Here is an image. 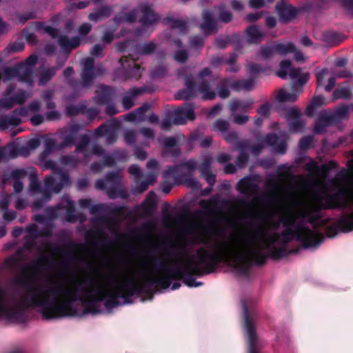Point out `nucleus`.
I'll return each instance as SVG.
<instances>
[{
    "label": "nucleus",
    "mask_w": 353,
    "mask_h": 353,
    "mask_svg": "<svg viewBox=\"0 0 353 353\" xmlns=\"http://www.w3.org/2000/svg\"><path fill=\"white\" fill-rule=\"evenodd\" d=\"M334 184L339 191L330 195L324 176H317L316 191L309 192L301 202H297L292 194L283 195V187L278 185L274 191L276 202L263 223L230 232H212V265L223 262L238 268L250 260H263V251H270L279 239V234L269 230H277L281 223L288 227L297 219L319 209L353 205V179L345 185H341L336 180ZM339 224L345 231L353 230V212L341 218Z\"/></svg>",
    "instance_id": "obj_1"
},
{
    "label": "nucleus",
    "mask_w": 353,
    "mask_h": 353,
    "mask_svg": "<svg viewBox=\"0 0 353 353\" xmlns=\"http://www.w3.org/2000/svg\"><path fill=\"white\" fill-rule=\"evenodd\" d=\"M141 281L132 270L122 273L114 269L94 270L89 274L50 278L33 285L23 302L41 307L46 319L62 318L74 314L72 303L77 299L99 301L106 297H125Z\"/></svg>",
    "instance_id": "obj_2"
},
{
    "label": "nucleus",
    "mask_w": 353,
    "mask_h": 353,
    "mask_svg": "<svg viewBox=\"0 0 353 353\" xmlns=\"http://www.w3.org/2000/svg\"><path fill=\"white\" fill-rule=\"evenodd\" d=\"M37 58L34 55L30 56L18 69L15 68H6L4 70V75L7 79L16 74L18 72L19 73H25V77H21V80L24 81H29L31 76L32 68L37 63Z\"/></svg>",
    "instance_id": "obj_3"
},
{
    "label": "nucleus",
    "mask_w": 353,
    "mask_h": 353,
    "mask_svg": "<svg viewBox=\"0 0 353 353\" xmlns=\"http://www.w3.org/2000/svg\"><path fill=\"white\" fill-rule=\"evenodd\" d=\"M28 176L30 181V189L34 190L36 182V173L33 169H29L28 171L23 170H17L12 172V178L14 180L13 187L16 192H19L23 189V185L20 180Z\"/></svg>",
    "instance_id": "obj_4"
},
{
    "label": "nucleus",
    "mask_w": 353,
    "mask_h": 353,
    "mask_svg": "<svg viewBox=\"0 0 353 353\" xmlns=\"http://www.w3.org/2000/svg\"><path fill=\"white\" fill-rule=\"evenodd\" d=\"M276 74L281 78H285L288 74L292 79L299 78V81L301 84L305 83L309 79L308 73L301 74L299 70L293 69L291 67V63L288 61L281 62L280 70Z\"/></svg>",
    "instance_id": "obj_5"
},
{
    "label": "nucleus",
    "mask_w": 353,
    "mask_h": 353,
    "mask_svg": "<svg viewBox=\"0 0 353 353\" xmlns=\"http://www.w3.org/2000/svg\"><path fill=\"white\" fill-rule=\"evenodd\" d=\"M294 51V46L291 43H281L275 46L273 49L270 48H263L261 50V54L263 57L266 58L270 57L273 52L278 53L281 55H285L288 53L293 52Z\"/></svg>",
    "instance_id": "obj_6"
},
{
    "label": "nucleus",
    "mask_w": 353,
    "mask_h": 353,
    "mask_svg": "<svg viewBox=\"0 0 353 353\" xmlns=\"http://www.w3.org/2000/svg\"><path fill=\"white\" fill-rule=\"evenodd\" d=\"M316 80L319 85H325L326 91H330L335 84V79L327 70L323 69L316 73Z\"/></svg>",
    "instance_id": "obj_7"
},
{
    "label": "nucleus",
    "mask_w": 353,
    "mask_h": 353,
    "mask_svg": "<svg viewBox=\"0 0 353 353\" xmlns=\"http://www.w3.org/2000/svg\"><path fill=\"white\" fill-rule=\"evenodd\" d=\"M296 237L307 246L312 245L317 241L318 236L306 228H299L295 233Z\"/></svg>",
    "instance_id": "obj_8"
},
{
    "label": "nucleus",
    "mask_w": 353,
    "mask_h": 353,
    "mask_svg": "<svg viewBox=\"0 0 353 353\" xmlns=\"http://www.w3.org/2000/svg\"><path fill=\"white\" fill-rule=\"evenodd\" d=\"M174 123L183 124L187 119L193 120L194 111L191 106H185L177 109L175 112Z\"/></svg>",
    "instance_id": "obj_9"
},
{
    "label": "nucleus",
    "mask_w": 353,
    "mask_h": 353,
    "mask_svg": "<svg viewBox=\"0 0 353 353\" xmlns=\"http://www.w3.org/2000/svg\"><path fill=\"white\" fill-rule=\"evenodd\" d=\"M276 9L279 12V14L282 20L288 21L291 20L296 14V10L290 5L287 4H278Z\"/></svg>",
    "instance_id": "obj_10"
},
{
    "label": "nucleus",
    "mask_w": 353,
    "mask_h": 353,
    "mask_svg": "<svg viewBox=\"0 0 353 353\" xmlns=\"http://www.w3.org/2000/svg\"><path fill=\"white\" fill-rule=\"evenodd\" d=\"M225 85L230 86L233 90H250L254 86V82L252 80L249 79L246 81H230L227 80L225 82Z\"/></svg>",
    "instance_id": "obj_11"
},
{
    "label": "nucleus",
    "mask_w": 353,
    "mask_h": 353,
    "mask_svg": "<svg viewBox=\"0 0 353 353\" xmlns=\"http://www.w3.org/2000/svg\"><path fill=\"white\" fill-rule=\"evenodd\" d=\"M263 33L255 26H251L247 29V39L250 43H256L261 41Z\"/></svg>",
    "instance_id": "obj_12"
},
{
    "label": "nucleus",
    "mask_w": 353,
    "mask_h": 353,
    "mask_svg": "<svg viewBox=\"0 0 353 353\" xmlns=\"http://www.w3.org/2000/svg\"><path fill=\"white\" fill-rule=\"evenodd\" d=\"M27 97L24 93H21L15 99H4L0 101V108H10L16 104L23 103Z\"/></svg>",
    "instance_id": "obj_13"
},
{
    "label": "nucleus",
    "mask_w": 353,
    "mask_h": 353,
    "mask_svg": "<svg viewBox=\"0 0 353 353\" xmlns=\"http://www.w3.org/2000/svg\"><path fill=\"white\" fill-rule=\"evenodd\" d=\"M59 43L64 49H72L79 46L80 39L77 37H74L69 40L67 37H60Z\"/></svg>",
    "instance_id": "obj_14"
},
{
    "label": "nucleus",
    "mask_w": 353,
    "mask_h": 353,
    "mask_svg": "<svg viewBox=\"0 0 353 353\" xmlns=\"http://www.w3.org/2000/svg\"><path fill=\"white\" fill-rule=\"evenodd\" d=\"M149 109V105H144L134 112L130 113L125 116V119L129 121H139L143 119L144 113Z\"/></svg>",
    "instance_id": "obj_15"
},
{
    "label": "nucleus",
    "mask_w": 353,
    "mask_h": 353,
    "mask_svg": "<svg viewBox=\"0 0 353 353\" xmlns=\"http://www.w3.org/2000/svg\"><path fill=\"white\" fill-rule=\"evenodd\" d=\"M296 97V93L288 92L285 89L279 90L276 95V98L279 102L294 101Z\"/></svg>",
    "instance_id": "obj_16"
},
{
    "label": "nucleus",
    "mask_w": 353,
    "mask_h": 353,
    "mask_svg": "<svg viewBox=\"0 0 353 353\" xmlns=\"http://www.w3.org/2000/svg\"><path fill=\"white\" fill-rule=\"evenodd\" d=\"M203 23L201 24V28L205 32L209 34L212 32L214 28L211 14L208 12H205L203 14Z\"/></svg>",
    "instance_id": "obj_17"
},
{
    "label": "nucleus",
    "mask_w": 353,
    "mask_h": 353,
    "mask_svg": "<svg viewBox=\"0 0 353 353\" xmlns=\"http://www.w3.org/2000/svg\"><path fill=\"white\" fill-rule=\"evenodd\" d=\"M82 63L83 67V79L87 81V79L92 78L90 73L93 68L94 61L92 58H87L83 61Z\"/></svg>",
    "instance_id": "obj_18"
},
{
    "label": "nucleus",
    "mask_w": 353,
    "mask_h": 353,
    "mask_svg": "<svg viewBox=\"0 0 353 353\" xmlns=\"http://www.w3.org/2000/svg\"><path fill=\"white\" fill-rule=\"evenodd\" d=\"M55 179L53 177L48 176L46 178L45 180V188L46 190L48 192H52L54 193H57L62 188L63 185H54Z\"/></svg>",
    "instance_id": "obj_19"
},
{
    "label": "nucleus",
    "mask_w": 353,
    "mask_h": 353,
    "mask_svg": "<svg viewBox=\"0 0 353 353\" xmlns=\"http://www.w3.org/2000/svg\"><path fill=\"white\" fill-rule=\"evenodd\" d=\"M141 90L139 89L132 90L128 95L124 97L123 99V104L125 109H129L133 105V99L136 96L139 94Z\"/></svg>",
    "instance_id": "obj_20"
},
{
    "label": "nucleus",
    "mask_w": 353,
    "mask_h": 353,
    "mask_svg": "<svg viewBox=\"0 0 353 353\" xmlns=\"http://www.w3.org/2000/svg\"><path fill=\"white\" fill-rule=\"evenodd\" d=\"M252 104V101H249L248 102L234 101L231 103L230 108L232 111H236L239 110H243L250 108Z\"/></svg>",
    "instance_id": "obj_21"
},
{
    "label": "nucleus",
    "mask_w": 353,
    "mask_h": 353,
    "mask_svg": "<svg viewBox=\"0 0 353 353\" xmlns=\"http://www.w3.org/2000/svg\"><path fill=\"white\" fill-rule=\"evenodd\" d=\"M15 157L13 147L7 146L0 149V161Z\"/></svg>",
    "instance_id": "obj_22"
},
{
    "label": "nucleus",
    "mask_w": 353,
    "mask_h": 353,
    "mask_svg": "<svg viewBox=\"0 0 353 353\" xmlns=\"http://www.w3.org/2000/svg\"><path fill=\"white\" fill-rule=\"evenodd\" d=\"M157 20V16L154 14V12L149 9L146 8L143 11V18L142 21L143 23H152V22Z\"/></svg>",
    "instance_id": "obj_23"
},
{
    "label": "nucleus",
    "mask_w": 353,
    "mask_h": 353,
    "mask_svg": "<svg viewBox=\"0 0 353 353\" xmlns=\"http://www.w3.org/2000/svg\"><path fill=\"white\" fill-rule=\"evenodd\" d=\"M199 90L201 93L202 97L204 99H212L215 97V93L212 91L208 90V86L205 83L201 85Z\"/></svg>",
    "instance_id": "obj_24"
},
{
    "label": "nucleus",
    "mask_w": 353,
    "mask_h": 353,
    "mask_svg": "<svg viewBox=\"0 0 353 353\" xmlns=\"http://www.w3.org/2000/svg\"><path fill=\"white\" fill-rule=\"evenodd\" d=\"M110 9L109 8H103L99 13H91L89 15V19L92 21H98L102 17L109 16Z\"/></svg>",
    "instance_id": "obj_25"
},
{
    "label": "nucleus",
    "mask_w": 353,
    "mask_h": 353,
    "mask_svg": "<svg viewBox=\"0 0 353 353\" xmlns=\"http://www.w3.org/2000/svg\"><path fill=\"white\" fill-rule=\"evenodd\" d=\"M238 189L243 193L250 192V181L248 179H243L238 183Z\"/></svg>",
    "instance_id": "obj_26"
},
{
    "label": "nucleus",
    "mask_w": 353,
    "mask_h": 353,
    "mask_svg": "<svg viewBox=\"0 0 353 353\" xmlns=\"http://www.w3.org/2000/svg\"><path fill=\"white\" fill-rule=\"evenodd\" d=\"M20 258V253L17 252L14 256L8 258L6 261V264L8 267L18 266V261Z\"/></svg>",
    "instance_id": "obj_27"
},
{
    "label": "nucleus",
    "mask_w": 353,
    "mask_h": 353,
    "mask_svg": "<svg viewBox=\"0 0 353 353\" xmlns=\"http://www.w3.org/2000/svg\"><path fill=\"white\" fill-rule=\"evenodd\" d=\"M39 103H32L28 109H21L19 110V114L20 116H26L29 112L37 111L39 108Z\"/></svg>",
    "instance_id": "obj_28"
},
{
    "label": "nucleus",
    "mask_w": 353,
    "mask_h": 353,
    "mask_svg": "<svg viewBox=\"0 0 353 353\" xmlns=\"http://www.w3.org/2000/svg\"><path fill=\"white\" fill-rule=\"evenodd\" d=\"M274 0H250L249 4L253 8H259L264 6L266 3L272 2Z\"/></svg>",
    "instance_id": "obj_29"
},
{
    "label": "nucleus",
    "mask_w": 353,
    "mask_h": 353,
    "mask_svg": "<svg viewBox=\"0 0 353 353\" xmlns=\"http://www.w3.org/2000/svg\"><path fill=\"white\" fill-rule=\"evenodd\" d=\"M54 74V70L51 69L48 71L44 72L42 73L40 79H39V84H43L45 83L48 80H49L51 77H52Z\"/></svg>",
    "instance_id": "obj_30"
},
{
    "label": "nucleus",
    "mask_w": 353,
    "mask_h": 353,
    "mask_svg": "<svg viewBox=\"0 0 353 353\" xmlns=\"http://www.w3.org/2000/svg\"><path fill=\"white\" fill-rule=\"evenodd\" d=\"M229 124L226 121L223 120H219L217 121L214 125V127L216 130L221 131V132H225L228 129Z\"/></svg>",
    "instance_id": "obj_31"
},
{
    "label": "nucleus",
    "mask_w": 353,
    "mask_h": 353,
    "mask_svg": "<svg viewBox=\"0 0 353 353\" xmlns=\"http://www.w3.org/2000/svg\"><path fill=\"white\" fill-rule=\"evenodd\" d=\"M325 99L322 97H315L311 101L309 108H314L317 106L325 104Z\"/></svg>",
    "instance_id": "obj_32"
},
{
    "label": "nucleus",
    "mask_w": 353,
    "mask_h": 353,
    "mask_svg": "<svg viewBox=\"0 0 353 353\" xmlns=\"http://www.w3.org/2000/svg\"><path fill=\"white\" fill-rule=\"evenodd\" d=\"M350 95V92L347 89L337 90L334 92V97L338 98H346Z\"/></svg>",
    "instance_id": "obj_33"
},
{
    "label": "nucleus",
    "mask_w": 353,
    "mask_h": 353,
    "mask_svg": "<svg viewBox=\"0 0 353 353\" xmlns=\"http://www.w3.org/2000/svg\"><path fill=\"white\" fill-rule=\"evenodd\" d=\"M172 27L174 29H179L180 31H183L185 29V23L182 21L176 20L174 21Z\"/></svg>",
    "instance_id": "obj_34"
},
{
    "label": "nucleus",
    "mask_w": 353,
    "mask_h": 353,
    "mask_svg": "<svg viewBox=\"0 0 353 353\" xmlns=\"http://www.w3.org/2000/svg\"><path fill=\"white\" fill-rule=\"evenodd\" d=\"M326 123H327V121H325L323 119H319V121L316 124V126L314 128L315 132L317 133H321L323 130V128L327 125Z\"/></svg>",
    "instance_id": "obj_35"
},
{
    "label": "nucleus",
    "mask_w": 353,
    "mask_h": 353,
    "mask_svg": "<svg viewBox=\"0 0 353 353\" xmlns=\"http://www.w3.org/2000/svg\"><path fill=\"white\" fill-rule=\"evenodd\" d=\"M91 30V26L88 23L83 24L79 29V33L81 35L85 36Z\"/></svg>",
    "instance_id": "obj_36"
},
{
    "label": "nucleus",
    "mask_w": 353,
    "mask_h": 353,
    "mask_svg": "<svg viewBox=\"0 0 353 353\" xmlns=\"http://www.w3.org/2000/svg\"><path fill=\"white\" fill-rule=\"evenodd\" d=\"M188 54L185 51H179L175 54V59L179 62H183L186 60Z\"/></svg>",
    "instance_id": "obj_37"
},
{
    "label": "nucleus",
    "mask_w": 353,
    "mask_h": 353,
    "mask_svg": "<svg viewBox=\"0 0 353 353\" xmlns=\"http://www.w3.org/2000/svg\"><path fill=\"white\" fill-rule=\"evenodd\" d=\"M155 48V46L152 43L145 44L142 49V52L144 54H148L152 52Z\"/></svg>",
    "instance_id": "obj_38"
},
{
    "label": "nucleus",
    "mask_w": 353,
    "mask_h": 353,
    "mask_svg": "<svg viewBox=\"0 0 353 353\" xmlns=\"http://www.w3.org/2000/svg\"><path fill=\"white\" fill-rule=\"evenodd\" d=\"M248 121V117L245 115L236 116L234 119V121L237 124H243Z\"/></svg>",
    "instance_id": "obj_39"
},
{
    "label": "nucleus",
    "mask_w": 353,
    "mask_h": 353,
    "mask_svg": "<svg viewBox=\"0 0 353 353\" xmlns=\"http://www.w3.org/2000/svg\"><path fill=\"white\" fill-rule=\"evenodd\" d=\"M129 173L131 175L134 176L135 177H138L140 173L139 168L137 165H133L131 167H130Z\"/></svg>",
    "instance_id": "obj_40"
},
{
    "label": "nucleus",
    "mask_w": 353,
    "mask_h": 353,
    "mask_svg": "<svg viewBox=\"0 0 353 353\" xmlns=\"http://www.w3.org/2000/svg\"><path fill=\"white\" fill-rule=\"evenodd\" d=\"M147 168L148 169L154 170V171H157L159 170L158 163L155 160H150L147 163Z\"/></svg>",
    "instance_id": "obj_41"
},
{
    "label": "nucleus",
    "mask_w": 353,
    "mask_h": 353,
    "mask_svg": "<svg viewBox=\"0 0 353 353\" xmlns=\"http://www.w3.org/2000/svg\"><path fill=\"white\" fill-rule=\"evenodd\" d=\"M43 117L40 115H36L32 117L31 122L33 125H37L43 122Z\"/></svg>",
    "instance_id": "obj_42"
},
{
    "label": "nucleus",
    "mask_w": 353,
    "mask_h": 353,
    "mask_svg": "<svg viewBox=\"0 0 353 353\" xmlns=\"http://www.w3.org/2000/svg\"><path fill=\"white\" fill-rule=\"evenodd\" d=\"M232 15L228 12H224L221 14L220 19L224 22H228L231 20Z\"/></svg>",
    "instance_id": "obj_43"
},
{
    "label": "nucleus",
    "mask_w": 353,
    "mask_h": 353,
    "mask_svg": "<svg viewBox=\"0 0 353 353\" xmlns=\"http://www.w3.org/2000/svg\"><path fill=\"white\" fill-rule=\"evenodd\" d=\"M142 134L146 138H153L154 134L151 129L149 128H143L141 130Z\"/></svg>",
    "instance_id": "obj_44"
},
{
    "label": "nucleus",
    "mask_w": 353,
    "mask_h": 353,
    "mask_svg": "<svg viewBox=\"0 0 353 353\" xmlns=\"http://www.w3.org/2000/svg\"><path fill=\"white\" fill-rule=\"evenodd\" d=\"M125 139L128 143L132 142L134 139V133L132 131H127L125 134Z\"/></svg>",
    "instance_id": "obj_45"
},
{
    "label": "nucleus",
    "mask_w": 353,
    "mask_h": 353,
    "mask_svg": "<svg viewBox=\"0 0 353 353\" xmlns=\"http://www.w3.org/2000/svg\"><path fill=\"white\" fill-rule=\"evenodd\" d=\"M276 141L277 137L274 135L268 136L265 139V142L270 145H274L276 144Z\"/></svg>",
    "instance_id": "obj_46"
},
{
    "label": "nucleus",
    "mask_w": 353,
    "mask_h": 353,
    "mask_svg": "<svg viewBox=\"0 0 353 353\" xmlns=\"http://www.w3.org/2000/svg\"><path fill=\"white\" fill-rule=\"evenodd\" d=\"M294 52V59L297 61H304L305 60V56L300 52H298V51H296L294 50V51L293 52Z\"/></svg>",
    "instance_id": "obj_47"
},
{
    "label": "nucleus",
    "mask_w": 353,
    "mask_h": 353,
    "mask_svg": "<svg viewBox=\"0 0 353 353\" xmlns=\"http://www.w3.org/2000/svg\"><path fill=\"white\" fill-rule=\"evenodd\" d=\"M176 140L174 138L170 137L164 140L163 143L167 147H171L175 145Z\"/></svg>",
    "instance_id": "obj_48"
},
{
    "label": "nucleus",
    "mask_w": 353,
    "mask_h": 353,
    "mask_svg": "<svg viewBox=\"0 0 353 353\" xmlns=\"http://www.w3.org/2000/svg\"><path fill=\"white\" fill-rule=\"evenodd\" d=\"M232 7L234 10H241L243 8V4L241 2L235 1V0L232 1Z\"/></svg>",
    "instance_id": "obj_49"
},
{
    "label": "nucleus",
    "mask_w": 353,
    "mask_h": 353,
    "mask_svg": "<svg viewBox=\"0 0 353 353\" xmlns=\"http://www.w3.org/2000/svg\"><path fill=\"white\" fill-rule=\"evenodd\" d=\"M101 52H102V48L99 45H96L92 48V49L91 50V54L93 55L97 56V55H99Z\"/></svg>",
    "instance_id": "obj_50"
},
{
    "label": "nucleus",
    "mask_w": 353,
    "mask_h": 353,
    "mask_svg": "<svg viewBox=\"0 0 353 353\" xmlns=\"http://www.w3.org/2000/svg\"><path fill=\"white\" fill-rule=\"evenodd\" d=\"M44 30L46 32L48 33L50 35H51L53 37H55V35L57 34V30L50 26H46L44 28Z\"/></svg>",
    "instance_id": "obj_51"
},
{
    "label": "nucleus",
    "mask_w": 353,
    "mask_h": 353,
    "mask_svg": "<svg viewBox=\"0 0 353 353\" xmlns=\"http://www.w3.org/2000/svg\"><path fill=\"white\" fill-rule=\"evenodd\" d=\"M190 97H191V94H190L185 91L181 92L178 93V94L176 95L177 99H189Z\"/></svg>",
    "instance_id": "obj_52"
},
{
    "label": "nucleus",
    "mask_w": 353,
    "mask_h": 353,
    "mask_svg": "<svg viewBox=\"0 0 353 353\" xmlns=\"http://www.w3.org/2000/svg\"><path fill=\"white\" fill-rule=\"evenodd\" d=\"M136 157L139 159H145L146 158V154L144 151L137 150L135 152Z\"/></svg>",
    "instance_id": "obj_53"
},
{
    "label": "nucleus",
    "mask_w": 353,
    "mask_h": 353,
    "mask_svg": "<svg viewBox=\"0 0 353 353\" xmlns=\"http://www.w3.org/2000/svg\"><path fill=\"white\" fill-rule=\"evenodd\" d=\"M229 156L226 154H221L218 156V161L221 163H224L229 161Z\"/></svg>",
    "instance_id": "obj_54"
},
{
    "label": "nucleus",
    "mask_w": 353,
    "mask_h": 353,
    "mask_svg": "<svg viewBox=\"0 0 353 353\" xmlns=\"http://www.w3.org/2000/svg\"><path fill=\"white\" fill-rule=\"evenodd\" d=\"M266 24L268 27H273L275 26L276 24V21H275V19L274 17H268L266 19Z\"/></svg>",
    "instance_id": "obj_55"
},
{
    "label": "nucleus",
    "mask_w": 353,
    "mask_h": 353,
    "mask_svg": "<svg viewBox=\"0 0 353 353\" xmlns=\"http://www.w3.org/2000/svg\"><path fill=\"white\" fill-rule=\"evenodd\" d=\"M260 17L259 14H250L247 16L246 19L248 21H252L258 19Z\"/></svg>",
    "instance_id": "obj_56"
},
{
    "label": "nucleus",
    "mask_w": 353,
    "mask_h": 353,
    "mask_svg": "<svg viewBox=\"0 0 353 353\" xmlns=\"http://www.w3.org/2000/svg\"><path fill=\"white\" fill-rule=\"evenodd\" d=\"M247 329H248V334L249 336V338H250L251 342L252 343L253 340H254V332H253L252 329L251 328V327L249 325L248 323H247Z\"/></svg>",
    "instance_id": "obj_57"
},
{
    "label": "nucleus",
    "mask_w": 353,
    "mask_h": 353,
    "mask_svg": "<svg viewBox=\"0 0 353 353\" xmlns=\"http://www.w3.org/2000/svg\"><path fill=\"white\" fill-rule=\"evenodd\" d=\"M343 5L347 8H352L353 7V0H341Z\"/></svg>",
    "instance_id": "obj_58"
},
{
    "label": "nucleus",
    "mask_w": 353,
    "mask_h": 353,
    "mask_svg": "<svg viewBox=\"0 0 353 353\" xmlns=\"http://www.w3.org/2000/svg\"><path fill=\"white\" fill-rule=\"evenodd\" d=\"M311 172L313 175H318V167L316 165V164L314 162H312L311 164Z\"/></svg>",
    "instance_id": "obj_59"
},
{
    "label": "nucleus",
    "mask_w": 353,
    "mask_h": 353,
    "mask_svg": "<svg viewBox=\"0 0 353 353\" xmlns=\"http://www.w3.org/2000/svg\"><path fill=\"white\" fill-rule=\"evenodd\" d=\"M269 110V106L268 105H264L260 108L259 110V113L260 114H266Z\"/></svg>",
    "instance_id": "obj_60"
},
{
    "label": "nucleus",
    "mask_w": 353,
    "mask_h": 353,
    "mask_svg": "<svg viewBox=\"0 0 353 353\" xmlns=\"http://www.w3.org/2000/svg\"><path fill=\"white\" fill-rule=\"evenodd\" d=\"M113 39V35L110 32H106L103 37V39L107 42H110Z\"/></svg>",
    "instance_id": "obj_61"
},
{
    "label": "nucleus",
    "mask_w": 353,
    "mask_h": 353,
    "mask_svg": "<svg viewBox=\"0 0 353 353\" xmlns=\"http://www.w3.org/2000/svg\"><path fill=\"white\" fill-rule=\"evenodd\" d=\"M219 95L221 98H226L229 96V92L227 90L220 89L219 90Z\"/></svg>",
    "instance_id": "obj_62"
},
{
    "label": "nucleus",
    "mask_w": 353,
    "mask_h": 353,
    "mask_svg": "<svg viewBox=\"0 0 353 353\" xmlns=\"http://www.w3.org/2000/svg\"><path fill=\"white\" fill-rule=\"evenodd\" d=\"M192 42L195 46H202L203 43V39L200 38H194Z\"/></svg>",
    "instance_id": "obj_63"
},
{
    "label": "nucleus",
    "mask_w": 353,
    "mask_h": 353,
    "mask_svg": "<svg viewBox=\"0 0 353 353\" xmlns=\"http://www.w3.org/2000/svg\"><path fill=\"white\" fill-rule=\"evenodd\" d=\"M25 205H26L25 202L22 199H19L16 202V208L17 209L23 208L25 207Z\"/></svg>",
    "instance_id": "obj_64"
}]
</instances>
